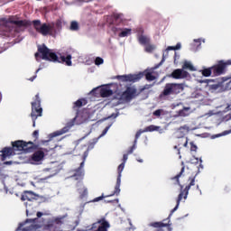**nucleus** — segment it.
<instances>
[{
	"mask_svg": "<svg viewBox=\"0 0 231 231\" xmlns=\"http://www.w3.org/2000/svg\"><path fill=\"white\" fill-rule=\"evenodd\" d=\"M36 60H50L51 62H64L66 66H71V55L57 56L53 51L48 49L45 45L38 47V52L35 53Z\"/></svg>",
	"mask_w": 231,
	"mask_h": 231,
	"instance_id": "obj_1",
	"label": "nucleus"
},
{
	"mask_svg": "<svg viewBox=\"0 0 231 231\" xmlns=\"http://www.w3.org/2000/svg\"><path fill=\"white\" fill-rule=\"evenodd\" d=\"M13 151L15 154H23V152H31L33 149V143L24 141H15L12 143Z\"/></svg>",
	"mask_w": 231,
	"mask_h": 231,
	"instance_id": "obj_2",
	"label": "nucleus"
},
{
	"mask_svg": "<svg viewBox=\"0 0 231 231\" xmlns=\"http://www.w3.org/2000/svg\"><path fill=\"white\" fill-rule=\"evenodd\" d=\"M33 26L38 33L42 35H52L54 32L55 25L51 23H41V21H33Z\"/></svg>",
	"mask_w": 231,
	"mask_h": 231,
	"instance_id": "obj_3",
	"label": "nucleus"
},
{
	"mask_svg": "<svg viewBox=\"0 0 231 231\" xmlns=\"http://www.w3.org/2000/svg\"><path fill=\"white\" fill-rule=\"evenodd\" d=\"M185 89V85L180 84H175V83H169L166 84L164 87V89L162 93L161 94V97H169V95H178L181 93Z\"/></svg>",
	"mask_w": 231,
	"mask_h": 231,
	"instance_id": "obj_4",
	"label": "nucleus"
},
{
	"mask_svg": "<svg viewBox=\"0 0 231 231\" xmlns=\"http://www.w3.org/2000/svg\"><path fill=\"white\" fill-rule=\"evenodd\" d=\"M31 116L33 122L32 125L35 127V120H37L39 116H42V107H41V98L39 97V95H36L34 101L32 102Z\"/></svg>",
	"mask_w": 231,
	"mask_h": 231,
	"instance_id": "obj_5",
	"label": "nucleus"
},
{
	"mask_svg": "<svg viewBox=\"0 0 231 231\" xmlns=\"http://www.w3.org/2000/svg\"><path fill=\"white\" fill-rule=\"evenodd\" d=\"M33 199H37V194L32 191H25L22 195V201H29V207H32V201H33ZM25 207H26V214L27 216H30L32 212H30V208H28V202H25Z\"/></svg>",
	"mask_w": 231,
	"mask_h": 231,
	"instance_id": "obj_6",
	"label": "nucleus"
},
{
	"mask_svg": "<svg viewBox=\"0 0 231 231\" xmlns=\"http://www.w3.org/2000/svg\"><path fill=\"white\" fill-rule=\"evenodd\" d=\"M195 183H196V180H195L194 179H192V180H190L189 185L187 186L184 190H181V191H180V195H179V198H178V200H177V205H176V207L172 209L171 212H176V211L178 210V208L180 207V201H181V199H187V196H189V190H190V187H194Z\"/></svg>",
	"mask_w": 231,
	"mask_h": 231,
	"instance_id": "obj_7",
	"label": "nucleus"
},
{
	"mask_svg": "<svg viewBox=\"0 0 231 231\" xmlns=\"http://www.w3.org/2000/svg\"><path fill=\"white\" fill-rule=\"evenodd\" d=\"M226 66H231V60L226 61H224V60L218 61V64L211 67L213 69L214 75H216L217 77L219 75H223V73H225V68H226Z\"/></svg>",
	"mask_w": 231,
	"mask_h": 231,
	"instance_id": "obj_8",
	"label": "nucleus"
},
{
	"mask_svg": "<svg viewBox=\"0 0 231 231\" xmlns=\"http://www.w3.org/2000/svg\"><path fill=\"white\" fill-rule=\"evenodd\" d=\"M88 120H91V116H89V112L88 110H84L77 114L73 119V122L76 124V125H80V124H84Z\"/></svg>",
	"mask_w": 231,
	"mask_h": 231,
	"instance_id": "obj_9",
	"label": "nucleus"
},
{
	"mask_svg": "<svg viewBox=\"0 0 231 231\" xmlns=\"http://www.w3.org/2000/svg\"><path fill=\"white\" fill-rule=\"evenodd\" d=\"M143 77V74H128L123 76H117L118 80L121 82H138Z\"/></svg>",
	"mask_w": 231,
	"mask_h": 231,
	"instance_id": "obj_10",
	"label": "nucleus"
},
{
	"mask_svg": "<svg viewBox=\"0 0 231 231\" xmlns=\"http://www.w3.org/2000/svg\"><path fill=\"white\" fill-rule=\"evenodd\" d=\"M42 160H44V152L38 151L32 154V159L30 160V162L32 165H39L41 162H42Z\"/></svg>",
	"mask_w": 231,
	"mask_h": 231,
	"instance_id": "obj_11",
	"label": "nucleus"
},
{
	"mask_svg": "<svg viewBox=\"0 0 231 231\" xmlns=\"http://www.w3.org/2000/svg\"><path fill=\"white\" fill-rule=\"evenodd\" d=\"M88 154H89L88 151H86L84 152L83 162L80 163V167L79 168V170L76 171V173L74 175L76 180H82V178H84V170H82V169L84 168V162H86V158H88Z\"/></svg>",
	"mask_w": 231,
	"mask_h": 231,
	"instance_id": "obj_12",
	"label": "nucleus"
},
{
	"mask_svg": "<svg viewBox=\"0 0 231 231\" xmlns=\"http://www.w3.org/2000/svg\"><path fill=\"white\" fill-rule=\"evenodd\" d=\"M136 95V88L134 87H128L126 90L122 94L121 98L123 100L129 101L133 97Z\"/></svg>",
	"mask_w": 231,
	"mask_h": 231,
	"instance_id": "obj_13",
	"label": "nucleus"
},
{
	"mask_svg": "<svg viewBox=\"0 0 231 231\" xmlns=\"http://www.w3.org/2000/svg\"><path fill=\"white\" fill-rule=\"evenodd\" d=\"M171 77L176 79H187V77H189V72H187L183 69H177L173 70Z\"/></svg>",
	"mask_w": 231,
	"mask_h": 231,
	"instance_id": "obj_14",
	"label": "nucleus"
},
{
	"mask_svg": "<svg viewBox=\"0 0 231 231\" xmlns=\"http://www.w3.org/2000/svg\"><path fill=\"white\" fill-rule=\"evenodd\" d=\"M30 220H26L24 223L20 224L18 228L15 231H37V226H33L29 223Z\"/></svg>",
	"mask_w": 231,
	"mask_h": 231,
	"instance_id": "obj_15",
	"label": "nucleus"
},
{
	"mask_svg": "<svg viewBox=\"0 0 231 231\" xmlns=\"http://www.w3.org/2000/svg\"><path fill=\"white\" fill-rule=\"evenodd\" d=\"M14 154H15L14 148H5L0 152V162H5V160L10 158V156H14Z\"/></svg>",
	"mask_w": 231,
	"mask_h": 231,
	"instance_id": "obj_16",
	"label": "nucleus"
},
{
	"mask_svg": "<svg viewBox=\"0 0 231 231\" xmlns=\"http://www.w3.org/2000/svg\"><path fill=\"white\" fill-rule=\"evenodd\" d=\"M137 39H138L139 44H143V46H145L146 44H149V42L151 41V39H149L147 35L143 34V29H139L137 32Z\"/></svg>",
	"mask_w": 231,
	"mask_h": 231,
	"instance_id": "obj_17",
	"label": "nucleus"
},
{
	"mask_svg": "<svg viewBox=\"0 0 231 231\" xmlns=\"http://www.w3.org/2000/svg\"><path fill=\"white\" fill-rule=\"evenodd\" d=\"M152 131H158V133H160L162 134L165 133V131H167V127H165L163 129V128H161L160 126L152 125L143 130V132H145V133H152Z\"/></svg>",
	"mask_w": 231,
	"mask_h": 231,
	"instance_id": "obj_18",
	"label": "nucleus"
},
{
	"mask_svg": "<svg viewBox=\"0 0 231 231\" xmlns=\"http://www.w3.org/2000/svg\"><path fill=\"white\" fill-rule=\"evenodd\" d=\"M64 217H66V216L53 218L52 221L48 224V229L51 230V226H53V225H62V223H64Z\"/></svg>",
	"mask_w": 231,
	"mask_h": 231,
	"instance_id": "obj_19",
	"label": "nucleus"
},
{
	"mask_svg": "<svg viewBox=\"0 0 231 231\" xmlns=\"http://www.w3.org/2000/svg\"><path fill=\"white\" fill-rule=\"evenodd\" d=\"M100 95H101V97H103V98L111 97V95H113V90H111V88H109L107 86L102 87L100 88Z\"/></svg>",
	"mask_w": 231,
	"mask_h": 231,
	"instance_id": "obj_20",
	"label": "nucleus"
},
{
	"mask_svg": "<svg viewBox=\"0 0 231 231\" xmlns=\"http://www.w3.org/2000/svg\"><path fill=\"white\" fill-rule=\"evenodd\" d=\"M69 131V126H65L61 130H58L50 134L51 138H55L56 136H61V134H66Z\"/></svg>",
	"mask_w": 231,
	"mask_h": 231,
	"instance_id": "obj_21",
	"label": "nucleus"
},
{
	"mask_svg": "<svg viewBox=\"0 0 231 231\" xmlns=\"http://www.w3.org/2000/svg\"><path fill=\"white\" fill-rule=\"evenodd\" d=\"M187 133H189V127L182 126L177 130L176 136H178V138H185Z\"/></svg>",
	"mask_w": 231,
	"mask_h": 231,
	"instance_id": "obj_22",
	"label": "nucleus"
},
{
	"mask_svg": "<svg viewBox=\"0 0 231 231\" xmlns=\"http://www.w3.org/2000/svg\"><path fill=\"white\" fill-rule=\"evenodd\" d=\"M182 69H189V71H196V67H194L191 61L186 60L183 62Z\"/></svg>",
	"mask_w": 231,
	"mask_h": 231,
	"instance_id": "obj_23",
	"label": "nucleus"
},
{
	"mask_svg": "<svg viewBox=\"0 0 231 231\" xmlns=\"http://www.w3.org/2000/svg\"><path fill=\"white\" fill-rule=\"evenodd\" d=\"M142 133H145V132H143V130L136 133L134 144L131 147L130 151L128 152V154H133V152L134 151V149H136V142H138V139L140 138V136H142Z\"/></svg>",
	"mask_w": 231,
	"mask_h": 231,
	"instance_id": "obj_24",
	"label": "nucleus"
},
{
	"mask_svg": "<svg viewBox=\"0 0 231 231\" xmlns=\"http://www.w3.org/2000/svg\"><path fill=\"white\" fill-rule=\"evenodd\" d=\"M131 33H133V30L129 29V28H125L122 29L119 32V37H129V35H131Z\"/></svg>",
	"mask_w": 231,
	"mask_h": 231,
	"instance_id": "obj_25",
	"label": "nucleus"
},
{
	"mask_svg": "<svg viewBox=\"0 0 231 231\" xmlns=\"http://www.w3.org/2000/svg\"><path fill=\"white\" fill-rule=\"evenodd\" d=\"M111 125H112L106 126V127L105 128V130L103 131V133H102L97 138L93 139V145H95V143H98V139H99V138H102V137L106 136V134H107V131H109V129H111Z\"/></svg>",
	"mask_w": 231,
	"mask_h": 231,
	"instance_id": "obj_26",
	"label": "nucleus"
},
{
	"mask_svg": "<svg viewBox=\"0 0 231 231\" xmlns=\"http://www.w3.org/2000/svg\"><path fill=\"white\" fill-rule=\"evenodd\" d=\"M190 113H192L190 107H184L182 110L179 111V116H189Z\"/></svg>",
	"mask_w": 231,
	"mask_h": 231,
	"instance_id": "obj_27",
	"label": "nucleus"
},
{
	"mask_svg": "<svg viewBox=\"0 0 231 231\" xmlns=\"http://www.w3.org/2000/svg\"><path fill=\"white\" fill-rule=\"evenodd\" d=\"M145 77H146V80H149V81L156 80V75L152 70L146 71Z\"/></svg>",
	"mask_w": 231,
	"mask_h": 231,
	"instance_id": "obj_28",
	"label": "nucleus"
},
{
	"mask_svg": "<svg viewBox=\"0 0 231 231\" xmlns=\"http://www.w3.org/2000/svg\"><path fill=\"white\" fill-rule=\"evenodd\" d=\"M212 72H214L212 67L200 70V73H202L203 77H210Z\"/></svg>",
	"mask_w": 231,
	"mask_h": 231,
	"instance_id": "obj_29",
	"label": "nucleus"
},
{
	"mask_svg": "<svg viewBox=\"0 0 231 231\" xmlns=\"http://www.w3.org/2000/svg\"><path fill=\"white\" fill-rule=\"evenodd\" d=\"M88 101L86 99H79L74 103V107H82V106H86Z\"/></svg>",
	"mask_w": 231,
	"mask_h": 231,
	"instance_id": "obj_30",
	"label": "nucleus"
},
{
	"mask_svg": "<svg viewBox=\"0 0 231 231\" xmlns=\"http://www.w3.org/2000/svg\"><path fill=\"white\" fill-rule=\"evenodd\" d=\"M189 143V139L187 137H179V145H183V147H187Z\"/></svg>",
	"mask_w": 231,
	"mask_h": 231,
	"instance_id": "obj_31",
	"label": "nucleus"
},
{
	"mask_svg": "<svg viewBox=\"0 0 231 231\" xmlns=\"http://www.w3.org/2000/svg\"><path fill=\"white\" fill-rule=\"evenodd\" d=\"M156 50V45L154 44H148L145 46V51L148 53H152V51H154Z\"/></svg>",
	"mask_w": 231,
	"mask_h": 231,
	"instance_id": "obj_32",
	"label": "nucleus"
},
{
	"mask_svg": "<svg viewBox=\"0 0 231 231\" xmlns=\"http://www.w3.org/2000/svg\"><path fill=\"white\" fill-rule=\"evenodd\" d=\"M51 24H54V31L53 32H57V30H60V28H62V21L61 20H58L56 22V23H51Z\"/></svg>",
	"mask_w": 231,
	"mask_h": 231,
	"instance_id": "obj_33",
	"label": "nucleus"
},
{
	"mask_svg": "<svg viewBox=\"0 0 231 231\" xmlns=\"http://www.w3.org/2000/svg\"><path fill=\"white\" fill-rule=\"evenodd\" d=\"M14 24H16L17 26H26L28 24V22L26 21H11Z\"/></svg>",
	"mask_w": 231,
	"mask_h": 231,
	"instance_id": "obj_34",
	"label": "nucleus"
},
{
	"mask_svg": "<svg viewBox=\"0 0 231 231\" xmlns=\"http://www.w3.org/2000/svg\"><path fill=\"white\" fill-rule=\"evenodd\" d=\"M231 134V130H226V131H224L222 134L213 135V138H219L221 136H226V134Z\"/></svg>",
	"mask_w": 231,
	"mask_h": 231,
	"instance_id": "obj_35",
	"label": "nucleus"
},
{
	"mask_svg": "<svg viewBox=\"0 0 231 231\" xmlns=\"http://www.w3.org/2000/svg\"><path fill=\"white\" fill-rule=\"evenodd\" d=\"M149 226H153V228H160L163 226V224L162 222H153V223H150Z\"/></svg>",
	"mask_w": 231,
	"mask_h": 231,
	"instance_id": "obj_36",
	"label": "nucleus"
},
{
	"mask_svg": "<svg viewBox=\"0 0 231 231\" xmlns=\"http://www.w3.org/2000/svg\"><path fill=\"white\" fill-rule=\"evenodd\" d=\"M70 30H72L73 32H77V30H79V23L71 22Z\"/></svg>",
	"mask_w": 231,
	"mask_h": 231,
	"instance_id": "obj_37",
	"label": "nucleus"
},
{
	"mask_svg": "<svg viewBox=\"0 0 231 231\" xmlns=\"http://www.w3.org/2000/svg\"><path fill=\"white\" fill-rule=\"evenodd\" d=\"M79 193H82V190H83V195L88 194V189H86V188L84 187V185L81 182L79 183Z\"/></svg>",
	"mask_w": 231,
	"mask_h": 231,
	"instance_id": "obj_38",
	"label": "nucleus"
},
{
	"mask_svg": "<svg viewBox=\"0 0 231 231\" xmlns=\"http://www.w3.org/2000/svg\"><path fill=\"white\" fill-rule=\"evenodd\" d=\"M95 64H96V66H100V65L104 64V59H102L100 57H97L95 60Z\"/></svg>",
	"mask_w": 231,
	"mask_h": 231,
	"instance_id": "obj_39",
	"label": "nucleus"
},
{
	"mask_svg": "<svg viewBox=\"0 0 231 231\" xmlns=\"http://www.w3.org/2000/svg\"><path fill=\"white\" fill-rule=\"evenodd\" d=\"M115 194H116V196H118V195L120 194V185H116V184L115 191H114V193H113L112 195H110V196H115Z\"/></svg>",
	"mask_w": 231,
	"mask_h": 231,
	"instance_id": "obj_40",
	"label": "nucleus"
},
{
	"mask_svg": "<svg viewBox=\"0 0 231 231\" xmlns=\"http://www.w3.org/2000/svg\"><path fill=\"white\" fill-rule=\"evenodd\" d=\"M125 167V162H123L118 166V169H117L118 174H122V172L124 171Z\"/></svg>",
	"mask_w": 231,
	"mask_h": 231,
	"instance_id": "obj_41",
	"label": "nucleus"
},
{
	"mask_svg": "<svg viewBox=\"0 0 231 231\" xmlns=\"http://www.w3.org/2000/svg\"><path fill=\"white\" fill-rule=\"evenodd\" d=\"M192 95L194 98H199V100H203V95L201 92L193 93Z\"/></svg>",
	"mask_w": 231,
	"mask_h": 231,
	"instance_id": "obj_42",
	"label": "nucleus"
},
{
	"mask_svg": "<svg viewBox=\"0 0 231 231\" xmlns=\"http://www.w3.org/2000/svg\"><path fill=\"white\" fill-rule=\"evenodd\" d=\"M154 116H162L163 115V109H158L153 112Z\"/></svg>",
	"mask_w": 231,
	"mask_h": 231,
	"instance_id": "obj_43",
	"label": "nucleus"
},
{
	"mask_svg": "<svg viewBox=\"0 0 231 231\" xmlns=\"http://www.w3.org/2000/svg\"><path fill=\"white\" fill-rule=\"evenodd\" d=\"M201 41H202V42H205V39H197V40H194L195 46H201Z\"/></svg>",
	"mask_w": 231,
	"mask_h": 231,
	"instance_id": "obj_44",
	"label": "nucleus"
},
{
	"mask_svg": "<svg viewBox=\"0 0 231 231\" xmlns=\"http://www.w3.org/2000/svg\"><path fill=\"white\" fill-rule=\"evenodd\" d=\"M104 198H106V197H104V194H102L101 197H97V198L94 199L92 200V203H97L98 201H102V199H103Z\"/></svg>",
	"mask_w": 231,
	"mask_h": 231,
	"instance_id": "obj_45",
	"label": "nucleus"
},
{
	"mask_svg": "<svg viewBox=\"0 0 231 231\" xmlns=\"http://www.w3.org/2000/svg\"><path fill=\"white\" fill-rule=\"evenodd\" d=\"M226 80H229L227 89H231V78H224V82H226Z\"/></svg>",
	"mask_w": 231,
	"mask_h": 231,
	"instance_id": "obj_46",
	"label": "nucleus"
},
{
	"mask_svg": "<svg viewBox=\"0 0 231 231\" xmlns=\"http://www.w3.org/2000/svg\"><path fill=\"white\" fill-rule=\"evenodd\" d=\"M122 183V174L118 173L117 180L116 185H121Z\"/></svg>",
	"mask_w": 231,
	"mask_h": 231,
	"instance_id": "obj_47",
	"label": "nucleus"
},
{
	"mask_svg": "<svg viewBox=\"0 0 231 231\" xmlns=\"http://www.w3.org/2000/svg\"><path fill=\"white\" fill-rule=\"evenodd\" d=\"M199 84H206V86H208V79H204V80H199Z\"/></svg>",
	"mask_w": 231,
	"mask_h": 231,
	"instance_id": "obj_48",
	"label": "nucleus"
},
{
	"mask_svg": "<svg viewBox=\"0 0 231 231\" xmlns=\"http://www.w3.org/2000/svg\"><path fill=\"white\" fill-rule=\"evenodd\" d=\"M172 50H176L174 46H169L166 51H165V53H168V51H171Z\"/></svg>",
	"mask_w": 231,
	"mask_h": 231,
	"instance_id": "obj_49",
	"label": "nucleus"
},
{
	"mask_svg": "<svg viewBox=\"0 0 231 231\" xmlns=\"http://www.w3.org/2000/svg\"><path fill=\"white\" fill-rule=\"evenodd\" d=\"M191 145V151H196L198 149V146H196L194 143H190Z\"/></svg>",
	"mask_w": 231,
	"mask_h": 231,
	"instance_id": "obj_50",
	"label": "nucleus"
},
{
	"mask_svg": "<svg viewBox=\"0 0 231 231\" xmlns=\"http://www.w3.org/2000/svg\"><path fill=\"white\" fill-rule=\"evenodd\" d=\"M128 155H129V154H125V155H124V157H123V162H124V163H125V162H127V160H128Z\"/></svg>",
	"mask_w": 231,
	"mask_h": 231,
	"instance_id": "obj_51",
	"label": "nucleus"
},
{
	"mask_svg": "<svg viewBox=\"0 0 231 231\" xmlns=\"http://www.w3.org/2000/svg\"><path fill=\"white\" fill-rule=\"evenodd\" d=\"M173 47H175V50H181V43H177V45Z\"/></svg>",
	"mask_w": 231,
	"mask_h": 231,
	"instance_id": "obj_52",
	"label": "nucleus"
},
{
	"mask_svg": "<svg viewBox=\"0 0 231 231\" xmlns=\"http://www.w3.org/2000/svg\"><path fill=\"white\" fill-rule=\"evenodd\" d=\"M33 136H35V138H37V136H39V131H34L33 132Z\"/></svg>",
	"mask_w": 231,
	"mask_h": 231,
	"instance_id": "obj_53",
	"label": "nucleus"
},
{
	"mask_svg": "<svg viewBox=\"0 0 231 231\" xmlns=\"http://www.w3.org/2000/svg\"><path fill=\"white\" fill-rule=\"evenodd\" d=\"M116 116H118V114H113L111 116H109L108 118H116Z\"/></svg>",
	"mask_w": 231,
	"mask_h": 231,
	"instance_id": "obj_54",
	"label": "nucleus"
},
{
	"mask_svg": "<svg viewBox=\"0 0 231 231\" xmlns=\"http://www.w3.org/2000/svg\"><path fill=\"white\" fill-rule=\"evenodd\" d=\"M37 217H42V212H38L37 213Z\"/></svg>",
	"mask_w": 231,
	"mask_h": 231,
	"instance_id": "obj_55",
	"label": "nucleus"
},
{
	"mask_svg": "<svg viewBox=\"0 0 231 231\" xmlns=\"http://www.w3.org/2000/svg\"><path fill=\"white\" fill-rule=\"evenodd\" d=\"M230 110H231V106H228L226 108L225 112L226 113V111H230Z\"/></svg>",
	"mask_w": 231,
	"mask_h": 231,
	"instance_id": "obj_56",
	"label": "nucleus"
},
{
	"mask_svg": "<svg viewBox=\"0 0 231 231\" xmlns=\"http://www.w3.org/2000/svg\"><path fill=\"white\" fill-rule=\"evenodd\" d=\"M37 76H34L33 78H31L29 80H31V82H33V80H35Z\"/></svg>",
	"mask_w": 231,
	"mask_h": 231,
	"instance_id": "obj_57",
	"label": "nucleus"
},
{
	"mask_svg": "<svg viewBox=\"0 0 231 231\" xmlns=\"http://www.w3.org/2000/svg\"><path fill=\"white\" fill-rule=\"evenodd\" d=\"M180 176H181L180 174V175H177L175 178L177 179V181H178V183H180Z\"/></svg>",
	"mask_w": 231,
	"mask_h": 231,
	"instance_id": "obj_58",
	"label": "nucleus"
},
{
	"mask_svg": "<svg viewBox=\"0 0 231 231\" xmlns=\"http://www.w3.org/2000/svg\"><path fill=\"white\" fill-rule=\"evenodd\" d=\"M98 89H100V88H94V89L92 90V93H95V91H98Z\"/></svg>",
	"mask_w": 231,
	"mask_h": 231,
	"instance_id": "obj_59",
	"label": "nucleus"
},
{
	"mask_svg": "<svg viewBox=\"0 0 231 231\" xmlns=\"http://www.w3.org/2000/svg\"><path fill=\"white\" fill-rule=\"evenodd\" d=\"M137 162H139V163H143V160L142 159H138Z\"/></svg>",
	"mask_w": 231,
	"mask_h": 231,
	"instance_id": "obj_60",
	"label": "nucleus"
},
{
	"mask_svg": "<svg viewBox=\"0 0 231 231\" xmlns=\"http://www.w3.org/2000/svg\"><path fill=\"white\" fill-rule=\"evenodd\" d=\"M41 69H42V67H39V69L36 70V73L38 72V71H41Z\"/></svg>",
	"mask_w": 231,
	"mask_h": 231,
	"instance_id": "obj_61",
	"label": "nucleus"
},
{
	"mask_svg": "<svg viewBox=\"0 0 231 231\" xmlns=\"http://www.w3.org/2000/svg\"><path fill=\"white\" fill-rule=\"evenodd\" d=\"M3 100V94L0 93V102Z\"/></svg>",
	"mask_w": 231,
	"mask_h": 231,
	"instance_id": "obj_62",
	"label": "nucleus"
},
{
	"mask_svg": "<svg viewBox=\"0 0 231 231\" xmlns=\"http://www.w3.org/2000/svg\"><path fill=\"white\" fill-rule=\"evenodd\" d=\"M5 165H10V162H5Z\"/></svg>",
	"mask_w": 231,
	"mask_h": 231,
	"instance_id": "obj_63",
	"label": "nucleus"
},
{
	"mask_svg": "<svg viewBox=\"0 0 231 231\" xmlns=\"http://www.w3.org/2000/svg\"><path fill=\"white\" fill-rule=\"evenodd\" d=\"M88 149H93V145H92V146H91V145H89V146H88Z\"/></svg>",
	"mask_w": 231,
	"mask_h": 231,
	"instance_id": "obj_64",
	"label": "nucleus"
}]
</instances>
